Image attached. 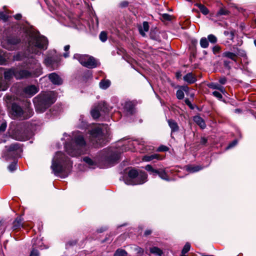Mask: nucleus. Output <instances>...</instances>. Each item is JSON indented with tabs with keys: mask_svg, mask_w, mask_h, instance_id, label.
<instances>
[{
	"mask_svg": "<svg viewBox=\"0 0 256 256\" xmlns=\"http://www.w3.org/2000/svg\"><path fill=\"white\" fill-rule=\"evenodd\" d=\"M212 95L220 100H222V94L220 92L217 91L213 92Z\"/></svg>",
	"mask_w": 256,
	"mask_h": 256,
	"instance_id": "41",
	"label": "nucleus"
},
{
	"mask_svg": "<svg viewBox=\"0 0 256 256\" xmlns=\"http://www.w3.org/2000/svg\"><path fill=\"white\" fill-rule=\"evenodd\" d=\"M90 140L93 144L102 146L104 144V136L100 126H95L90 132Z\"/></svg>",
	"mask_w": 256,
	"mask_h": 256,
	"instance_id": "7",
	"label": "nucleus"
},
{
	"mask_svg": "<svg viewBox=\"0 0 256 256\" xmlns=\"http://www.w3.org/2000/svg\"><path fill=\"white\" fill-rule=\"evenodd\" d=\"M131 146H133L134 148L136 147H138L136 148L140 150L141 152H145V146L146 144L142 140H134L132 142H128V146H122V151H126L128 150H132V148Z\"/></svg>",
	"mask_w": 256,
	"mask_h": 256,
	"instance_id": "10",
	"label": "nucleus"
},
{
	"mask_svg": "<svg viewBox=\"0 0 256 256\" xmlns=\"http://www.w3.org/2000/svg\"><path fill=\"white\" fill-rule=\"evenodd\" d=\"M196 6L200 10L202 14L206 15L208 14V10L204 5L200 4H196Z\"/></svg>",
	"mask_w": 256,
	"mask_h": 256,
	"instance_id": "30",
	"label": "nucleus"
},
{
	"mask_svg": "<svg viewBox=\"0 0 256 256\" xmlns=\"http://www.w3.org/2000/svg\"><path fill=\"white\" fill-rule=\"evenodd\" d=\"M184 102H185V103L188 105V106H189L191 107L192 106V104L190 102V100L188 99V98H186L185 100H184Z\"/></svg>",
	"mask_w": 256,
	"mask_h": 256,
	"instance_id": "57",
	"label": "nucleus"
},
{
	"mask_svg": "<svg viewBox=\"0 0 256 256\" xmlns=\"http://www.w3.org/2000/svg\"><path fill=\"white\" fill-rule=\"evenodd\" d=\"M208 42L214 44H216L218 41L216 37L212 34H209L208 36Z\"/></svg>",
	"mask_w": 256,
	"mask_h": 256,
	"instance_id": "36",
	"label": "nucleus"
},
{
	"mask_svg": "<svg viewBox=\"0 0 256 256\" xmlns=\"http://www.w3.org/2000/svg\"><path fill=\"white\" fill-rule=\"evenodd\" d=\"M74 58L78 60L83 66L88 68H92L96 66V60L92 56L76 54H74Z\"/></svg>",
	"mask_w": 256,
	"mask_h": 256,
	"instance_id": "8",
	"label": "nucleus"
},
{
	"mask_svg": "<svg viewBox=\"0 0 256 256\" xmlns=\"http://www.w3.org/2000/svg\"><path fill=\"white\" fill-rule=\"evenodd\" d=\"M202 169V167L200 166H186L187 171L190 172H195Z\"/></svg>",
	"mask_w": 256,
	"mask_h": 256,
	"instance_id": "28",
	"label": "nucleus"
},
{
	"mask_svg": "<svg viewBox=\"0 0 256 256\" xmlns=\"http://www.w3.org/2000/svg\"><path fill=\"white\" fill-rule=\"evenodd\" d=\"M22 219L20 216L17 217L13 222L12 228L16 230L24 226V224L22 222Z\"/></svg>",
	"mask_w": 256,
	"mask_h": 256,
	"instance_id": "23",
	"label": "nucleus"
},
{
	"mask_svg": "<svg viewBox=\"0 0 256 256\" xmlns=\"http://www.w3.org/2000/svg\"><path fill=\"white\" fill-rule=\"evenodd\" d=\"M12 114L16 118L27 119L30 116L26 115L22 108L16 104H12Z\"/></svg>",
	"mask_w": 256,
	"mask_h": 256,
	"instance_id": "12",
	"label": "nucleus"
},
{
	"mask_svg": "<svg viewBox=\"0 0 256 256\" xmlns=\"http://www.w3.org/2000/svg\"><path fill=\"white\" fill-rule=\"evenodd\" d=\"M190 245L189 243H186L184 248L182 250V253L186 254L190 250Z\"/></svg>",
	"mask_w": 256,
	"mask_h": 256,
	"instance_id": "39",
	"label": "nucleus"
},
{
	"mask_svg": "<svg viewBox=\"0 0 256 256\" xmlns=\"http://www.w3.org/2000/svg\"><path fill=\"white\" fill-rule=\"evenodd\" d=\"M56 100V93L53 91L40 94L34 100L36 111L40 113L44 112Z\"/></svg>",
	"mask_w": 256,
	"mask_h": 256,
	"instance_id": "5",
	"label": "nucleus"
},
{
	"mask_svg": "<svg viewBox=\"0 0 256 256\" xmlns=\"http://www.w3.org/2000/svg\"><path fill=\"white\" fill-rule=\"evenodd\" d=\"M238 143V141L236 140H234L233 142H230L229 145L227 147V149L230 148L234 146H235Z\"/></svg>",
	"mask_w": 256,
	"mask_h": 256,
	"instance_id": "47",
	"label": "nucleus"
},
{
	"mask_svg": "<svg viewBox=\"0 0 256 256\" xmlns=\"http://www.w3.org/2000/svg\"><path fill=\"white\" fill-rule=\"evenodd\" d=\"M16 69L12 68L6 70L4 72V80H2L0 81V90L4 91L8 89L9 86L8 82L14 76L16 78Z\"/></svg>",
	"mask_w": 256,
	"mask_h": 256,
	"instance_id": "9",
	"label": "nucleus"
},
{
	"mask_svg": "<svg viewBox=\"0 0 256 256\" xmlns=\"http://www.w3.org/2000/svg\"><path fill=\"white\" fill-rule=\"evenodd\" d=\"M163 158L160 154H154L151 155H146L144 156L142 160L144 162H150L154 160H161Z\"/></svg>",
	"mask_w": 256,
	"mask_h": 256,
	"instance_id": "18",
	"label": "nucleus"
},
{
	"mask_svg": "<svg viewBox=\"0 0 256 256\" xmlns=\"http://www.w3.org/2000/svg\"><path fill=\"white\" fill-rule=\"evenodd\" d=\"M20 42V40L16 37H10L8 38L6 40L2 42V45L5 48L12 50L15 48L16 45Z\"/></svg>",
	"mask_w": 256,
	"mask_h": 256,
	"instance_id": "13",
	"label": "nucleus"
},
{
	"mask_svg": "<svg viewBox=\"0 0 256 256\" xmlns=\"http://www.w3.org/2000/svg\"><path fill=\"white\" fill-rule=\"evenodd\" d=\"M80 120L81 121L82 123L80 126L82 127L85 126L86 124H85V122L84 121V116H80Z\"/></svg>",
	"mask_w": 256,
	"mask_h": 256,
	"instance_id": "52",
	"label": "nucleus"
},
{
	"mask_svg": "<svg viewBox=\"0 0 256 256\" xmlns=\"http://www.w3.org/2000/svg\"><path fill=\"white\" fill-rule=\"evenodd\" d=\"M109 108L107 107L106 104L104 102H100L97 107L94 108L91 111L92 116L94 118H98L100 116V112L104 113L109 111Z\"/></svg>",
	"mask_w": 256,
	"mask_h": 256,
	"instance_id": "11",
	"label": "nucleus"
},
{
	"mask_svg": "<svg viewBox=\"0 0 256 256\" xmlns=\"http://www.w3.org/2000/svg\"><path fill=\"white\" fill-rule=\"evenodd\" d=\"M208 87L213 90H220L222 93L224 94L226 93V90L224 86L217 83L212 82L208 85Z\"/></svg>",
	"mask_w": 256,
	"mask_h": 256,
	"instance_id": "21",
	"label": "nucleus"
},
{
	"mask_svg": "<svg viewBox=\"0 0 256 256\" xmlns=\"http://www.w3.org/2000/svg\"><path fill=\"white\" fill-rule=\"evenodd\" d=\"M70 48V46H69V45H66V46L64 47V50H65V51H68V50H69Z\"/></svg>",
	"mask_w": 256,
	"mask_h": 256,
	"instance_id": "60",
	"label": "nucleus"
},
{
	"mask_svg": "<svg viewBox=\"0 0 256 256\" xmlns=\"http://www.w3.org/2000/svg\"><path fill=\"white\" fill-rule=\"evenodd\" d=\"M6 122H3L1 124L0 126V131L4 132L6 130Z\"/></svg>",
	"mask_w": 256,
	"mask_h": 256,
	"instance_id": "50",
	"label": "nucleus"
},
{
	"mask_svg": "<svg viewBox=\"0 0 256 256\" xmlns=\"http://www.w3.org/2000/svg\"><path fill=\"white\" fill-rule=\"evenodd\" d=\"M8 150L10 152H12L15 154L20 152L22 151V148L19 143L16 142L9 146Z\"/></svg>",
	"mask_w": 256,
	"mask_h": 256,
	"instance_id": "19",
	"label": "nucleus"
},
{
	"mask_svg": "<svg viewBox=\"0 0 256 256\" xmlns=\"http://www.w3.org/2000/svg\"><path fill=\"white\" fill-rule=\"evenodd\" d=\"M168 122L169 126L170 127L172 133L176 132L179 130V126L176 122L172 119L168 120Z\"/></svg>",
	"mask_w": 256,
	"mask_h": 256,
	"instance_id": "22",
	"label": "nucleus"
},
{
	"mask_svg": "<svg viewBox=\"0 0 256 256\" xmlns=\"http://www.w3.org/2000/svg\"><path fill=\"white\" fill-rule=\"evenodd\" d=\"M231 62L230 61L228 60H224V67L230 70L231 68L230 66Z\"/></svg>",
	"mask_w": 256,
	"mask_h": 256,
	"instance_id": "45",
	"label": "nucleus"
},
{
	"mask_svg": "<svg viewBox=\"0 0 256 256\" xmlns=\"http://www.w3.org/2000/svg\"><path fill=\"white\" fill-rule=\"evenodd\" d=\"M145 169L147 171L150 172V174H152L154 176L156 175L158 170L154 169L152 166L150 164H148L145 166Z\"/></svg>",
	"mask_w": 256,
	"mask_h": 256,
	"instance_id": "34",
	"label": "nucleus"
},
{
	"mask_svg": "<svg viewBox=\"0 0 256 256\" xmlns=\"http://www.w3.org/2000/svg\"><path fill=\"white\" fill-rule=\"evenodd\" d=\"M224 34L228 37V39L233 40L234 36V30H226L224 32Z\"/></svg>",
	"mask_w": 256,
	"mask_h": 256,
	"instance_id": "32",
	"label": "nucleus"
},
{
	"mask_svg": "<svg viewBox=\"0 0 256 256\" xmlns=\"http://www.w3.org/2000/svg\"><path fill=\"white\" fill-rule=\"evenodd\" d=\"M152 231L151 230H147L145 231L144 234L146 236H147L150 234H152Z\"/></svg>",
	"mask_w": 256,
	"mask_h": 256,
	"instance_id": "56",
	"label": "nucleus"
},
{
	"mask_svg": "<svg viewBox=\"0 0 256 256\" xmlns=\"http://www.w3.org/2000/svg\"><path fill=\"white\" fill-rule=\"evenodd\" d=\"M51 168L55 175L66 176L72 168V162L62 152H58L52 160Z\"/></svg>",
	"mask_w": 256,
	"mask_h": 256,
	"instance_id": "4",
	"label": "nucleus"
},
{
	"mask_svg": "<svg viewBox=\"0 0 256 256\" xmlns=\"http://www.w3.org/2000/svg\"><path fill=\"white\" fill-rule=\"evenodd\" d=\"M64 136H68V137L70 138H70H68V140H69V141H68V142H70V138L68 136L69 135H68V134H66V133H64Z\"/></svg>",
	"mask_w": 256,
	"mask_h": 256,
	"instance_id": "61",
	"label": "nucleus"
},
{
	"mask_svg": "<svg viewBox=\"0 0 256 256\" xmlns=\"http://www.w3.org/2000/svg\"><path fill=\"white\" fill-rule=\"evenodd\" d=\"M30 256H39L38 252L36 250H32Z\"/></svg>",
	"mask_w": 256,
	"mask_h": 256,
	"instance_id": "49",
	"label": "nucleus"
},
{
	"mask_svg": "<svg viewBox=\"0 0 256 256\" xmlns=\"http://www.w3.org/2000/svg\"><path fill=\"white\" fill-rule=\"evenodd\" d=\"M254 45H255V46H256V40H254Z\"/></svg>",
	"mask_w": 256,
	"mask_h": 256,
	"instance_id": "64",
	"label": "nucleus"
},
{
	"mask_svg": "<svg viewBox=\"0 0 256 256\" xmlns=\"http://www.w3.org/2000/svg\"><path fill=\"white\" fill-rule=\"evenodd\" d=\"M8 18V16L4 12H0V20L6 21Z\"/></svg>",
	"mask_w": 256,
	"mask_h": 256,
	"instance_id": "43",
	"label": "nucleus"
},
{
	"mask_svg": "<svg viewBox=\"0 0 256 256\" xmlns=\"http://www.w3.org/2000/svg\"><path fill=\"white\" fill-rule=\"evenodd\" d=\"M184 80L188 84L194 83L196 80V77L192 72H189L183 78Z\"/></svg>",
	"mask_w": 256,
	"mask_h": 256,
	"instance_id": "20",
	"label": "nucleus"
},
{
	"mask_svg": "<svg viewBox=\"0 0 256 256\" xmlns=\"http://www.w3.org/2000/svg\"><path fill=\"white\" fill-rule=\"evenodd\" d=\"M150 250L152 254H154L158 256H162V251L160 248L156 246L150 248Z\"/></svg>",
	"mask_w": 256,
	"mask_h": 256,
	"instance_id": "29",
	"label": "nucleus"
},
{
	"mask_svg": "<svg viewBox=\"0 0 256 256\" xmlns=\"http://www.w3.org/2000/svg\"><path fill=\"white\" fill-rule=\"evenodd\" d=\"M6 62V60L2 56H0V65L4 64Z\"/></svg>",
	"mask_w": 256,
	"mask_h": 256,
	"instance_id": "54",
	"label": "nucleus"
},
{
	"mask_svg": "<svg viewBox=\"0 0 256 256\" xmlns=\"http://www.w3.org/2000/svg\"><path fill=\"white\" fill-rule=\"evenodd\" d=\"M77 242V241L76 240H70L66 244V247L68 248L70 246H72L76 244Z\"/></svg>",
	"mask_w": 256,
	"mask_h": 256,
	"instance_id": "44",
	"label": "nucleus"
},
{
	"mask_svg": "<svg viewBox=\"0 0 256 256\" xmlns=\"http://www.w3.org/2000/svg\"><path fill=\"white\" fill-rule=\"evenodd\" d=\"M69 142H66L64 148L66 152L72 156H78L84 154L86 150V142L80 132H74Z\"/></svg>",
	"mask_w": 256,
	"mask_h": 256,
	"instance_id": "3",
	"label": "nucleus"
},
{
	"mask_svg": "<svg viewBox=\"0 0 256 256\" xmlns=\"http://www.w3.org/2000/svg\"><path fill=\"white\" fill-rule=\"evenodd\" d=\"M180 76V72H177L176 73V76H177V78H178Z\"/></svg>",
	"mask_w": 256,
	"mask_h": 256,
	"instance_id": "63",
	"label": "nucleus"
},
{
	"mask_svg": "<svg viewBox=\"0 0 256 256\" xmlns=\"http://www.w3.org/2000/svg\"><path fill=\"white\" fill-rule=\"evenodd\" d=\"M127 254L126 250L119 248L116 251L114 256H127Z\"/></svg>",
	"mask_w": 256,
	"mask_h": 256,
	"instance_id": "33",
	"label": "nucleus"
},
{
	"mask_svg": "<svg viewBox=\"0 0 256 256\" xmlns=\"http://www.w3.org/2000/svg\"><path fill=\"white\" fill-rule=\"evenodd\" d=\"M168 150V147L166 146H160L158 149V150L159 152H166Z\"/></svg>",
	"mask_w": 256,
	"mask_h": 256,
	"instance_id": "46",
	"label": "nucleus"
},
{
	"mask_svg": "<svg viewBox=\"0 0 256 256\" xmlns=\"http://www.w3.org/2000/svg\"><path fill=\"white\" fill-rule=\"evenodd\" d=\"M38 91V88L34 85H30L24 89V94L28 97H31Z\"/></svg>",
	"mask_w": 256,
	"mask_h": 256,
	"instance_id": "15",
	"label": "nucleus"
},
{
	"mask_svg": "<svg viewBox=\"0 0 256 256\" xmlns=\"http://www.w3.org/2000/svg\"><path fill=\"white\" fill-rule=\"evenodd\" d=\"M220 48L218 46H214L213 48V51L214 52H218L220 50Z\"/></svg>",
	"mask_w": 256,
	"mask_h": 256,
	"instance_id": "55",
	"label": "nucleus"
},
{
	"mask_svg": "<svg viewBox=\"0 0 256 256\" xmlns=\"http://www.w3.org/2000/svg\"><path fill=\"white\" fill-rule=\"evenodd\" d=\"M16 20H20L22 18V15L20 14H16L14 16Z\"/></svg>",
	"mask_w": 256,
	"mask_h": 256,
	"instance_id": "59",
	"label": "nucleus"
},
{
	"mask_svg": "<svg viewBox=\"0 0 256 256\" xmlns=\"http://www.w3.org/2000/svg\"><path fill=\"white\" fill-rule=\"evenodd\" d=\"M226 82V78L225 77H222L220 78L219 82L222 84H224Z\"/></svg>",
	"mask_w": 256,
	"mask_h": 256,
	"instance_id": "51",
	"label": "nucleus"
},
{
	"mask_svg": "<svg viewBox=\"0 0 256 256\" xmlns=\"http://www.w3.org/2000/svg\"><path fill=\"white\" fill-rule=\"evenodd\" d=\"M130 180H126L127 184H140L147 180V174L145 172H140L134 169H132L128 172Z\"/></svg>",
	"mask_w": 256,
	"mask_h": 256,
	"instance_id": "6",
	"label": "nucleus"
},
{
	"mask_svg": "<svg viewBox=\"0 0 256 256\" xmlns=\"http://www.w3.org/2000/svg\"><path fill=\"white\" fill-rule=\"evenodd\" d=\"M158 174V176L162 180L168 181L170 180L169 178H168V174L166 173V171L163 170H158L157 172L156 173V175Z\"/></svg>",
	"mask_w": 256,
	"mask_h": 256,
	"instance_id": "27",
	"label": "nucleus"
},
{
	"mask_svg": "<svg viewBox=\"0 0 256 256\" xmlns=\"http://www.w3.org/2000/svg\"><path fill=\"white\" fill-rule=\"evenodd\" d=\"M246 54L244 52L238 49V48L234 49V52H225L222 53V56L224 58H228L236 62V58L238 56H244Z\"/></svg>",
	"mask_w": 256,
	"mask_h": 256,
	"instance_id": "14",
	"label": "nucleus"
},
{
	"mask_svg": "<svg viewBox=\"0 0 256 256\" xmlns=\"http://www.w3.org/2000/svg\"><path fill=\"white\" fill-rule=\"evenodd\" d=\"M110 81L108 80H102L99 84L100 88L102 90L107 89L110 85Z\"/></svg>",
	"mask_w": 256,
	"mask_h": 256,
	"instance_id": "25",
	"label": "nucleus"
},
{
	"mask_svg": "<svg viewBox=\"0 0 256 256\" xmlns=\"http://www.w3.org/2000/svg\"><path fill=\"white\" fill-rule=\"evenodd\" d=\"M64 56L65 57V58H67L68 56V53H64Z\"/></svg>",
	"mask_w": 256,
	"mask_h": 256,
	"instance_id": "62",
	"label": "nucleus"
},
{
	"mask_svg": "<svg viewBox=\"0 0 256 256\" xmlns=\"http://www.w3.org/2000/svg\"><path fill=\"white\" fill-rule=\"evenodd\" d=\"M200 43L201 47L204 48H207L209 45L208 40L204 37L200 39Z\"/></svg>",
	"mask_w": 256,
	"mask_h": 256,
	"instance_id": "31",
	"label": "nucleus"
},
{
	"mask_svg": "<svg viewBox=\"0 0 256 256\" xmlns=\"http://www.w3.org/2000/svg\"><path fill=\"white\" fill-rule=\"evenodd\" d=\"M194 122L202 128H206V124L204 120L199 116H196L194 117Z\"/></svg>",
	"mask_w": 256,
	"mask_h": 256,
	"instance_id": "24",
	"label": "nucleus"
},
{
	"mask_svg": "<svg viewBox=\"0 0 256 256\" xmlns=\"http://www.w3.org/2000/svg\"><path fill=\"white\" fill-rule=\"evenodd\" d=\"M124 109L126 110L130 114H132L133 112V106L131 102H126L124 106Z\"/></svg>",
	"mask_w": 256,
	"mask_h": 256,
	"instance_id": "35",
	"label": "nucleus"
},
{
	"mask_svg": "<svg viewBox=\"0 0 256 256\" xmlns=\"http://www.w3.org/2000/svg\"><path fill=\"white\" fill-rule=\"evenodd\" d=\"M128 4L127 2H124L120 4L122 7H126L128 6Z\"/></svg>",
	"mask_w": 256,
	"mask_h": 256,
	"instance_id": "58",
	"label": "nucleus"
},
{
	"mask_svg": "<svg viewBox=\"0 0 256 256\" xmlns=\"http://www.w3.org/2000/svg\"><path fill=\"white\" fill-rule=\"evenodd\" d=\"M228 14V11L224 8H221L218 12L217 14L219 16L226 15Z\"/></svg>",
	"mask_w": 256,
	"mask_h": 256,
	"instance_id": "42",
	"label": "nucleus"
},
{
	"mask_svg": "<svg viewBox=\"0 0 256 256\" xmlns=\"http://www.w3.org/2000/svg\"><path fill=\"white\" fill-rule=\"evenodd\" d=\"M48 78L50 82L54 84L60 85L62 83V80L55 72L50 74L48 75Z\"/></svg>",
	"mask_w": 256,
	"mask_h": 256,
	"instance_id": "16",
	"label": "nucleus"
},
{
	"mask_svg": "<svg viewBox=\"0 0 256 256\" xmlns=\"http://www.w3.org/2000/svg\"><path fill=\"white\" fill-rule=\"evenodd\" d=\"M9 134L11 136L16 140H24L26 139L22 136H17L14 134H13L11 132L10 130H9Z\"/></svg>",
	"mask_w": 256,
	"mask_h": 256,
	"instance_id": "38",
	"label": "nucleus"
},
{
	"mask_svg": "<svg viewBox=\"0 0 256 256\" xmlns=\"http://www.w3.org/2000/svg\"><path fill=\"white\" fill-rule=\"evenodd\" d=\"M189 90V88L186 86H181L179 90L176 91V96L178 100H182L184 98V92H187Z\"/></svg>",
	"mask_w": 256,
	"mask_h": 256,
	"instance_id": "17",
	"label": "nucleus"
},
{
	"mask_svg": "<svg viewBox=\"0 0 256 256\" xmlns=\"http://www.w3.org/2000/svg\"><path fill=\"white\" fill-rule=\"evenodd\" d=\"M207 142L208 140L204 137L200 139V144H205Z\"/></svg>",
	"mask_w": 256,
	"mask_h": 256,
	"instance_id": "53",
	"label": "nucleus"
},
{
	"mask_svg": "<svg viewBox=\"0 0 256 256\" xmlns=\"http://www.w3.org/2000/svg\"><path fill=\"white\" fill-rule=\"evenodd\" d=\"M149 30L148 24L146 22H144L142 24V27L139 28L140 33L142 36H145L144 32H148Z\"/></svg>",
	"mask_w": 256,
	"mask_h": 256,
	"instance_id": "26",
	"label": "nucleus"
},
{
	"mask_svg": "<svg viewBox=\"0 0 256 256\" xmlns=\"http://www.w3.org/2000/svg\"><path fill=\"white\" fill-rule=\"evenodd\" d=\"M100 39L102 42H105L107 40V34L106 32H102L99 36Z\"/></svg>",
	"mask_w": 256,
	"mask_h": 256,
	"instance_id": "37",
	"label": "nucleus"
},
{
	"mask_svg": "<svg viewBox=\"0 0 256 256\" xmlns=\"http://www.w3.org/2000/svg\"><path fill=\"white\" fill-rule=\"evenodd\" d=\"M16 162H12V164H10L9 165V166L8 167L9 170L10 172L14 171V170H16Z\"/></svg>",
	"mask_w": 256,
	"mask_h": 256,
	"instance_id": "40",
	"label": "nucleus"
},
{
	"mask_svg": "<svg viewBox=\"0 0 256 256\" xmlns=\"http://www.w3.org/2000/svg\"><path fill=\"white\" fill-rule=\"evenodd\" d=\"M48 44L47 38L39 34H32L30 36L27 50L30 54H27L19 52L14 56V60L24 61V66L27 68L20 70H16V78L17 80L38 77L42 74L40 64L32 54L40 55V50L47 48Z\"/></svg>",
	"mask_w": 256,
	"mask_h": 256,
	"instance_id": "1",
	"label": "nucleus"
},
{
	"mask_svg": "<svg viewBox=\"0 0 256 256\" xmlns=\"http://www.w3.org/2000/svg\"><path fill=\"white\" fill-rule=\"evenodd\" d=\"M120 153L118 149H105L99 153L94 161L88 157H84L83 160L90 168H94L96 165L100 168H105L112 166L118 160Z\"/></svg>",
	"mask_w": 256,
	"mask_h": 256,
	"instance_id": "2",
	"label": "nucleus"
},
{
	"mask_svg": "<svg viewBox=\"0 0 256 256\" xmlns=\"http://www.w3.org/2000/svg\"><path fill=\"white\" fill-rule=\"evenodd\" d=\"M162 18L163 19L166 20H170V16L168 14H162Z\"/></svg>",
	"mask_w": 256,
	"mask_h": 256,
	"instance_id": "48",
	"label": "nucleus"
}]
</instances>
